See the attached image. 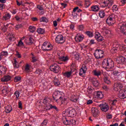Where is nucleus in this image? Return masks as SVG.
Listing matches in <instances>:
<instances>
[{
    "instance_id": "obj_57",
    "label": "nucleus",
    "mask_w": 126,
    "mask_h": 126,
    "mask_svg": "<svg viewBox=\"0 0 126 126\" xmlns=\"http://www.w3.org/2000/svg\"><path fill=\"white\" fill-rule=\"evenodd\" d=\"M1 55L3 57V56H7L8 55V53L7 51H2L1 53Z\"/></svg>"
},
{
    "instance_id": "obj_53",
    "label": "nucleus",
    "mask_w": 126,
    "mask_h": 126,
    "mask_svg": "<svg viewBox=\"0 0 126 126\" xmlns=\"http://www.w3.org/2000/svg\"><path fill=\"white\" fill-rule=\"evenodd\" d=\"M121 54L124 55V56H126V48H123L121 49Z\"/></svg>"
},
{
    "instance_id": "obj_43",
    "label": "nucleus",
    "mask_w": 126,
    "mask_h": 126,
    "mask_svg": "<svg viewBox=\"0 0 126 126\" xmlns=\"http://www.w3.org/2000/svg\"><path fill=\"white\" fill-rule=\"evenodd\" d=\"M18 47H24V43L22 41V39H20L17 44Z\"/></svg>"
},
{
    "instance_id": "obj_49",
    "label": "nucleus",
    "mask_w": 126,
    "mask_h": 126,
    "mask_svg": "<svg viewBox=\"0 0 126 126\" xmlns=\"http://www.w3.org/2000/svg\"><path fill=\"white\" fill-rule=\"evenodd\" d=\"M14 95L16 96L17 99H18V98H19V96L20 95V92L19 91H16L14 93Z\"/></svg>"
},
{
    "instance_id": "obj_13",
    "label": "nucleus",
    "mask_w": 126,
    "mask_h": 126,
    "mask_svg": "<svg viewBox=\"0 0 126 126\" xmlns=\"http://www.w3.org/2000/svg\"><path fill=\"white\" fill-rule=\"evenodd\" d=\"M91 82L92 83H93V85L94 86V87H98L100 84V83H99V81H98V80L95 78H92L91 79Z\"/></svg>"
},
{
    "instance_id": "obj_6",
    "label": "nucleus",
    "mask_w": 126,
    "mask_h": 126,
    "mask_svg": "<svg viewBox=\"0 0 126 126\" xmlns=\"http://www.w3.org/2000/svg\"><path fill=\"white\" fill-rule=\"evenodd\" d=\"M104 54V51L101 49H97L95 50L94 55L96 59H101L103 58V54Z\"/></svg>"
},
{
    "instance_id": "obj_45",
    "label": "nucleus",
    "mask_w": 126,
    "mask_h": 126,
    "mask_svg": "<svg viewBox=\"0 0 126 126\" xmlns=\"http://www.w3.org/2000/svg\"><path fill=\"white\" fill-rule=\"evenodd\" d=\"M118 9H119V7L116 5H114L113 6V7H112V11H113V12H115L116 11H118Z\"/></svg>"
},
{
    "instance_id": "obj_34",
    "label": "nucleus",
    "mask_w": 126,
    "mask_h": 126,
    "mask_svg": "<svg viewBox=\"0 0 126 126\" xmlns=\"http://www.w3.org/2000/svg\"><path fill=\"white\" fill-rule=\"evenodd\" d=\"M29 30L30 32H31L32 33H34V32H35V31L36 30V28L34 26H30L29 28Z\"/></svg>"
},
{
    "instance_id": "obj_46",
    "label": "nucleus",
    "mask_w": 126,
    "mask_h": 126,
    "mask_svg": "<svg viewBox=\"0 0 126 126\" xmlns=\"http://www.w3.org/2000/svg\"><path fill=\"white\" fill-rule=\"evenodd\" d=\"M91 2H90V1L89 0H86L85 1V4L86 6V7H89V6H90V5H91Z\"/></svg>"
},
{
    "instance_id": "obj_39",
    "label": "nucleus",
    "mask_w": 126,
    "mask_h": 126,
    "mask_svg": "<svg viewBox=\"0 0 126 126\" xmlns=\"http://www.w3.org/2000/svg\"><path fill=\"white\" fill-rule=\"evenodd\" d=\"M25 70L26 72H30V65L29 64H27L25 67Z\"/></svg>"
},
{
    "instance_id": "obj_14",
    "label": "nucleus",
    "mask_w": 126,
    "mask_h": 126,
    "mask_svg": "<svg viewBox=\"0 0 126 126\" xmlns=\"http://www.w3.org/2000/svg\"><path fill=\"white\" fill-rule=\"evenodd\" d=\"M101 32L103 35H109L111 33V31L106 28V27H103L102 28L101 30Z\"/></svg>"
},
{
    "instance_id": "obj_51",
    "label": "nucleus",
    "mask_w": 126,
    "mask_h": 126,
    "mask_svg": "<svg viewBox=\"0 0 126 126\" xmlns=\"http://www.w3.org/2000/svg\"><path fill=\"white\" fill-rule=\"evenodd\" d=\"M117 52H118V49L116 48H112L111 50H110V53H111V54H115Z\"/></svg>"
},
{
    "instance_id": "obj_47",
    "label": "nucleus",
    "mask_w": 126,
    "mask_h": 126,
    "mask_svg": "<svg viewBox=\"0 0 126 126\" xmlns=\"http://www.w3.org/2000/svg\"><path fill=\"white\" fill-rule=\"evenodd\" d=\"M77 29L79 31H83V29H84V26L83 25H78L77 26Z\"/></svg>"
},
{
    "instance_id": "obj_29",
    "label": "nucleus",
    "mask_w": 126,
    "mask_h": 126,
    "mask_svg": "<svg viewBox=\"0 0 126 126\" xmlns=\"http://www.w3.org/2000/svg\"><path fill=\"white\" fill-rule=\"evenodd\" d=\"M96 97L99 98V99H102L104 97V95L103 94V93L102 92H96Z\"/></svg>"
},
{
    "instance_id": "obj_17",
    "label": "nucleus",
    "mask_w": 126,
    "mask_h": 126,
    "mask_svg": "<svg viewBox=\"0 0 126 126\" xmlns=\"http://www.w3.org/2000/svg\"><path fill=\"white\" fill-rule=\"evenodd\" d=\"M92 113L93 116L94 117V118H96V117H97L98 114H99V110H98L97 108H92Z\"/></svg>"
},
{
    "instance_id": "obj_44",
    "label": "nucleus",
    "mask_w": 126,
    "mask_h": 126,
    "mask_svg": "<svg viewBox=\"0 0 126 126\" xmlns=\"http://www.w3.org/2000/svg\"><path fill=\"white\" fill-rule=\"evenodd\" d=\"M40 22H46L47 23V22H48V19H47V18H46L45 17H42L40 19Z\"/></svg>"
},
{
    "instance_id": "obj_50",
    "label": "nucleus",
    "mask_w": 126,
    "mask_h": 126,
    "mask_svg": "<svg viewBox=\"0 0 126 126\" xmlns=\"http://www.w3.org/2000/svg\"><path fill=\"white\" fill-rule=\"evenodd\" d=\"M113 74L115 76H120L121 75V73H120L118 70H115L113 71Z\"/></svg>"
},
{
    "instance_id": "obj_5",
    "label": "nucleus",
    "mask_w": 126,
    "mask_h": 126,
    "mask_svg": "<svg viewBox=\"0 0 126 126\" xmlns=\"http://www.w3.org/2000/svg\"><path fill=\"white\" fill-rule=\"evenodd\" d=\"M66 115H68L70 117H74L75 116L76 112L75 110L72 107H69L65 111Z\"/></svg>"
},
{
    "instance_id": "obj_38",
    "label": "nucleus",
    "mask_w": 126,
    "mask_h": 126,
    "mask_svg": "<svg viewBox=\"0 0 126 126\" xmlns=\"http://www.w3.org/2000/svg\"><path fill=\"white\" fill-rule=\"evenodd\" d=\"M37 32L38 34H44L45 33V30L44 29L39 28L37 29Z\"/></svg>"
},
{
    "instance_id": "obj_8",
    "label": "nucleus",
    "mask_w": 126,
    "mask_h": 126,
    "mask_svg": "<svg viewBox=\"0 0 126 126\" xmlns=\"http://www.w3.org/2000/svg\"><path fill=\"white\" fill-rule=\"evenodd\" d=\"M119 30L120 31L123 33V34H125V35H126V23H120L119 24Z\"/></svg>"
},
{
    "instance_id": "obj_41",
    "label": "nucleus",
    "mask_w": 126,
    "mask_h": 126,
    "mask_svg": "<svg viewBox=\"0 0 126 126\" xmlns=\"http://www.w3.org/2000/svg\"><path fill=\"white\" fill-rule=\"evenodd\" d=\"M42 72H43V70L39 68H37L36 69V71L34 72V73H35V74H38V75H40L41 73H42Z\"/></svg>"
},
{
    "instance_id": "obj_32",
    "label": "nucleus",
    "mask_w": 126,
    "mask_h": 126,
    "mask_svg": "<svg viewBox=\"0 0 126 126\" xmlns=\"http://www.w3.org/2000/svg\"><path fill=\"white\" fill-rule=\"evenodd\" d=\"M59 58L61 61H63V62H67L68 61L67 57H65L63 56L59 55Z\"/></svg>"
},
{
    "instance_id": "obj_25",
    "label": "nucleus",
    "mask_w": 126,
    "mask_h": 126,
    "mask_svg": "<svg viewBox=\"0 0 126 126\" xmlns=\"http://www.w3.org/2000/svg\"><path fill=\"white\" fill-rule=\"evenodd\" d=\"M126 63V58L123 56H120L119 58V63Z\"/></svg>"
},
{
    "instance_id": "obj_30",
    "label": "nucleus",
    "mask_w": 126,
    "mask_h": 126,
    "mask_svg": "<svg viewBox=\"0 0 126 126\" xmlns=\"http://www.w3.org/2000/svg\"><path fill=\"white\" fill-rule=\"evenodd\" d=\"M72 55H73L74 57V59L76 61H78V60H79V59L80 58V56H79V53L77 52H73Z\"/></svg>"
},
{
    "instance_id": "obj_54",
    "label": "nucleus",
    "mask_w": 126,
    "mask_h": 126,
    "mask_svg": "<svg viewBox=\"0 0 126 126\" xmlns=\"http://www.w3.org/2000/svg\"><path fill=\"white\" fill-rule=\"evenodd\" d=\"M86 35H87V36L91 37H93V32H86Z\"/></svg>"
},
{
    "instance_id": "obj_33",
    "label": "nucleus",
    "mask_w": 126,
    "mask_h": 126,
    "mask_svg": "<svg viewBox=\"0 0 126 126\" xmlns=\"http://www.w3.org/2000/svg\"><path fill=\"white\" fill-rule=\"evenodd\" d=\"M10 17H11V16L9 13L6 14L3 17V20H8V19H10Z\"/></svg>"
},
{
    "instance_id": "obj_61",
    "label": "nucleus",
    "mask_w": 126,
    "mask_h": 126,
    "mask_svg": "<svg viewBox=\"0 0 126 126\" xmlns=\"http://www.w3.org/2000/svg\"><path fill=\"white\" fill-rule=\"evenodd\" d=\"M114 48H126L125 45H117L116 47H114Z\"/></svg>"
},
{
    "instance_id": "obj_2",
    "label": "nucleus",
    "mask_w": 126,
    "mask_h": 126,
    "mask_svg": "<svg viewBox=\"0 0 126 126\" xmlns=\"http://www.w3.org/2000/svg\"><path fill=\"white\" fill-rule=\"evenodd\" d=\"M50 69L51 71H53L54 73H59L60 72V70H61V67L58 64L53 63L51 65H50Z\"/></svg>"
},
{
    "instance_id": "obj_24",
    "label": "nucleus",
    "mask_w": 126,
    "mask_h": 126,
    "mask_svg": "<svg viewBox=\"0 0 126 126\" xmlns=\"http://www.w3.org/2000/svg\"><path fill=\"white\" fill-rule=\"evenodd\" d=\"M71 74H72V71H66L63 73V75L67 78H69L71 76Z\"/></svg>"
},
{
    "instance_id": "obj_27",
    "label": "nucleus",
    "mask_w": 126,
    "mask_h": 126,
    "mask_svg": "<svg viewBox=\"0 0 126 126\" xmlns=\"http://www.w3.org/2000/svg\"><path fill=\"white\" fill-rule=\"evenodd\" d=\"M50 102H51V99L49 97H45L43 99V103L45 105H47V104H50Z\"/></svg>"
},
{
    "instance_id": "obj_56",
    "label": "nucleus",
    "mask_w": 126,
    "mask_h": 126,
    "mask_svg": "<svg viewBox=\"0 0 126 126\" xmlns=\"http://www.w3.org/2000/svg\"><path fill=\"white\" fill-rule=\"evenodd\" d=\"M32 63H35L36 62H37V60H38V58H37V57H35L34 55H32Z\"/></svg>"
},
{
    "instance_id": "obj_9",
    "label": "nucleus",
    "mask_w": 126,
    "mask_h": 126,
    "mask_svg": "<svg viewBox=\"0 0 126 126\" xmlns=\"http://www.w3.org/2000/svg\"><path fill=\"white\" fill-rule=\"evenodd\" d=\"M99 106L100 107L101 111L103 112H108V111H109V105L106 103L100 104Z\"/></svg>"
},
{
    "instance_id": "obj_21",
    "label": "nucleus",
    "mask_w": 126,
    "mask_h": 126,
    "mask_svg": "<svg viewBox=\"0 0 126 126\" xmlns=\"http://www.w3.org/2000/svg\"><path fill=\"white\" fill-rule=\"evenodd\" d=\"M6 72V67L4 66H0V75L1 74H5V72Z\"/></svg>"
},
{
    "instance_id": "obj_12",
    "label": "nucleus",
    "mask_w": 126,
    "mask_h": 126,
    "mask_svg": "<svg viewBox=\"0 0 126 126\" xmlns=\"http://www.w3.org/2000/svg\"><path fill=\"white\" fill-rule=\"evenodd\" d=\"M83 39H84V35L80 33H78L75 37L76 42H81Z\"/></svg>"
},
{
    "instance_id": "obj_37",
    "label": "nucleus",
    "mask_w": 126,
    "mask_h": 126,
    "mask_svg": "<svg viewBox=\"0 0 126 126\" xmlns=\"http://www.w3.org/2000/svg\"><path fill=\"white\" fill-rule=\"evenodd\" d=\"M12 111V108L11 106H7L5 107V112L7 113H10Z\"/></svg>"
},
{
    "instance_id": "obj_7",
    "label": "nucleus",
    "mask_w": 126,
    "mask_h": 126,
    "mask_svg": "<svg viewBox=\"0 0 126 126\" xmlns=\"http://www.w3.org/2000/svg\"><path fill=\"white\" fill-rule=\"evenodd\" d=\"M55 41L57 44H63L64 43V39L62 34H59L55 38Z\"/></svg>"
},
{
    "instance_id": "obj_18",
    "label": "nucleus",
    "mask_w": 126,
    "mask_h": 126,
    "mask_svg": "<svg viewBox=\"0 0 126 126\" xmlns=\"http://www.w3.org/2000/svg\"><path fill=\"white\" fill-rule=\"evenodd\" d=\"M10 79H11V77L10 76H4L3 77L1 78V81L2 82H7V81H9Z\"/></svg>"
},
{
    "instance_id": "obj_52",
    "label": "nucleus",
    "mask_w": 126,
    "mask_h": 126,
    "mask_svg": "<svg viewBox=\"0 0 126 126\" xmlns=\"http://www.w3.org/2000/svg\"><path fill=\"white\" fill-rule=\"evenodd\" d=\"M57 94H59V97H63L64 96V94L63 93V92L62 91H57Z\"/></svg>"
},
{
    "instance_id": "obj_35",
    "label": "nucleus",
    "mask_w": 126,
    "mask_h": 126,
    "mask_svg": "<svg viewBox=\"0 0 126 126\" xmlns=\"http://www.w3.org/2000/svg\"><path fill=\"white\" fill-rule=\"evenodd\" d=\"M70 101L72 102H74V103H76L77 102V97L75 95H72L70 99Z\"/></svg>"
},
{
    "instance_id": "obj_23",
    "label": "nucleus",
    "mask_w": 126,
    "mask_h": 126,
    "mask_svg": "<svg viewBox=\"0 0 126 126\" xmlns=\"http://www.w3.org/2000/svg\"><path fill=\"white\" fill-rule=\"evenodd\" d=\"M91 9L92 11H94V12H96L97 11H99V10L100 9V8H99L98 5H93L91 7Z\"/></svg>"
},
{
    "instance_id": "obj_55",
    "label": "nucleus",
    "mask_w": 126,
    "mask_h": 126,
    "mask_svg": "<svg viewBox=\"0 0 126 126\" xmlns=\"http://www.w3.org/2000/svg\"><path fill=\"white\" fill-rule=\"evenodd\" d=\"M48 124V120H44L40 125V126H47Z\"/></svg>"
},
{
    "instance_id": "obj_62",
    "label": "nucleus",
    "mask_w": 126,
    "mask_h": 126,
    "mask_svg": "<svg viewBox=\"0 0 126 126\" xmlns=\"http://www.w3.org/2000/svg\"><path fill=\"white\" fill-rule=\"evenodd\" d=\"M106 118L108 120H111L113 118V115L112 114H108L106 115Z\"/></svg>"
},
{
    "instance_id": "obj_22",
    "label": "nucleus",
    "mask_w": 126,
    "mask_h": 126,
    "mask_svg": "<svg viewBox=\"0 0 126 126\" xmlns=\"http://www.w3.org/2000/svg\"><path fill=\"white\" fill-rule=\"evenodd\" d=\"M52 47H53V45L50 42L46 41L43 43L41 48H52Z\"/></svg>"
},
{
    "instance_id": "obj_1",
    "label": "nucleus",
    "mask_w": 126,
    "mask_h": 126,
    "mask_svg": "<svg viewBox=\"0 0 126 126\" xmlns=\"http://www.w3.org/2000/svg\"><path fill=\"white\" fill-rule=\"evenodd\" d=\"M111 62H112L111 59H104L102 61V67L103 68L111 69V68L114 67V65H112V64H111Z\"/></svg>"
},
{
    "instance_id": "obj_48",
    "label": "nucleus",
    "mask_w": 126,
    "mask_h": 126,
    "mask_svg": "<svg viewBox=\"0 0 126 126\" xmlns=\"http://www.w3.org/2000/svg\"><path fill=\"white\" fill-rule=\"evenodd\" d=\"M21 80V77L19 76H16L14 78V82H18Z\"/></svg>"
},
{
    "instance_id": "obj_36",
    "label": "nucleus",
    "mask_w": 126,
    "mask_h": 126,
    "mask_svg": "<svg viewBox=\"0 0 126 126\" xmlns=\"http://www.w3.org/2000/svg\"><path fill=\"white\" fill-rule=\"evenodd\" d=\"M50 108L48 109L49 111L51 110V109H55L56 110V112H59V109H58V107L55 105H52V104H50L49 105Z\"/></svg>"
},
{
    "instance_id": "obj_15",
    "label": "nucleus",
    "mask_w": 126,
    "mask_h": 126,
    "mask_svg": "<svg viewBox=\"0 0 126 126\" xmlns=\"http://www.w3.org/2000/svg\"><path fill=\"white\" fill-rule=\"evenodd\" d=\"M94 38L98 42H101V41H103V40H104V38H103V36H101L99 32H96L95 33Z\"/></svg>"
},
{
    "instance_id": "obj_28",
    "label": "nucleus",
    "mask_w": 126,
    "mask_h": 126,
    "mask_svg": "<svg viewBox=\"0 0 126 126\" xmlns=\"http://www.w3.org/2000/svg\"><path fill=\"white\" fill-rule=\"evenodd\" d=\"M123 84L121 83H118L116 84V87H115L114 89L116 90V91H119V89H121V90H122V88H123Z\"/></svg>"
},
{
    "instance_id": "obj_3",
    "label": "nucleus",
    "mask_w": 126,
    "mask_h": 126,
    "mask_svg": "<svg viewBox=\"0 0 126 126\" xmlns=\"http://www.w3.org/2000/svg\"><path fill=\"white\" fill-rule=\"evenodd\" d=\"M102 74L103 76V81L106 84H111V80H110V76L109 74L106 72H102Z\"/></svg>"
},
{
    "instance_id": "obj_31",
    "label": "nucleus",
    "mask_w": 126,
    "mask_h": 126,
    "mask_svg": "<svg viewBox=\"0 0 126 126\" xmlns=\"http://www.w3.org/2000/svg\"><path fill=\"white\" fill-rule=\"evenodd\" d=\"M98 15L100 18H103L105 17V11H104L103 10H101L100 11H99Z\"/></svg>"
},
{
    "instance_id": "obj_26",
    "label": "nucleus",
    "mask_w": 126,
    "mask_h": 126,
    "mask_svg": "<svg viewBox=\"0 0 126 126\" xmlns=\"http://www.w3.org/2000/svg\"><path fill=\"white\" fill-rule=\"evenodd\" d=\"M53 82L55 86H60V85H61V82H60V80H59V79L57 78V77H54Z\"/></svg>"
},
{
    "instance_id": "obj_11",
    "label": "nucleus",
    "mask_w": 126,
    "mask_h": 126,
    "mask_svg": "<svg viewBox=\"0 0 126 126\" xmlns=\"http://www.w3.org/2000/svg\"><path fill=\"white\" fill-rule=\"evenodd\" d=\"M118 96L120 99H126V91L120 90L119 91V94Z\"/></svg>"
},
{
    "instance_id": "obj_16",
    "label": "nucleus",
    "mask_w": 126,
    "mask_h": 126,
    "mask_svg": "<svg viewBox=\"0 0 126 126\" xmlns=\"http://www.w3.org/2000/svg\"><path fill=\"white\" fill-rule=\"evenodd\" d=\"M100 70L99 69H94L93 71V73L94 76H97V77H99L102 74V73Z\"/></svg>"
},
{
    "instance_id": "obj_59",
    "label": "nucleus",
    "mask_w": 126,
    "mask_h": 126,
    "mask_svg": "<svg viewBox=\"0 0 126 126\" xmlns=\"http://www.w3.org/2000/svg\"><path fill=\"white\" fill-rule=\"evenodd\" d=\"M37 8H38L39 10H43L44 8H43V5H37Z\"/></svg>"
},
{
    "instance_id": "obj_42",
    "label": "nucleus",
    "mask_w": 126,
    "mask_h": 126,
    "mask_svg": "<svg viewBox=\"0 0 126 126\" xmlns=\"http://www.w3.org/2000/svg\"><path fill=\"white\" fill-rule=\"evenodd\" d=\"M14 63H13V66L14 67H15L16 68H18L19 67V65H18V62H17V61L16 60L14 59Z\"/></svg>"
},
{
    "instance_id": "obj_10",
    "label": "nucleus",
    "mask_w": 126,
    "mask_h": 126,
    "mask_svg": "<svg viewBox=\"0 0 126 126\" xmlns=\"http://www.w3.org/2000/svg\"><path fill=\"white\" fill-rule=\"evenodd\" d=\"M113 0H104L102 3V6L103 7H106V6H108V5L111 6V5H113Z\"/></svg>"
},
{
    "instance_id": "obj_40",
    "label": "nucleus",
    "mask_w": 126,
    "mask_h": 126,
    "mask_svg": "<svg viewBox=\"0 0 126 126\" xmlns=\"http://www.w3.org/2000/svg\"><path fill=\"white\" fill-rule=\"evenodd\" d=\"M85 72H86V71H84L83 69H81L80 70L79 75H80V76H84L85 75Z\"/></svg>"
},
{
    "instance_id": "obj_60",
    "label": "nucleus",
    "mask_w": 126,
    "mask_h": 126,
    "mask_svg": "<svg viewBox=\"0 0 126 126\" xmlns=\"http://www.w3.org/2000/svg\"><path fill=\"white\" fill-rule=\"evenodd\" d=\"M93 89L91 87H88V92H89V93H92L93 92Z\"/></svg>"
},
{
    "instance_id": "obj_64",
    "label": "nucleus",
    "mask_w": 126,
    "mask_h": 126,
    "mask_svg": "<svg viewBox=\"0 0 126 126\" xmlns=\"http://www.w3.org/2000/svg\"><path fill=\"white\" fill-rule=\"evenodd\" d=\"M18 107H19V109H22V102H21V101L19 102Z\"/></svg>"
},
{
    "instance_id": "obj_20",
    "label": "nucleus",
    "mask_w": 126,
    "mask_h": 126,
    "mask_svg": "<svg viewBox=\"0 0 126 126\" xmlns=\"http://www.w3.org/2000/svg\"><path fill=\"white\" fill-rule=\"evenodd\" d=\"M7 39H8V42L14 41V35L12 33H9L7 36Z\"/></svg>"
},
{
    "instance_id": "obj_63",
    "label": "nucleus",
    "mask_w": 126,
    "mask_h": 126,
    "mask_svg": "<svg viewBox=\"0 0 126 126\" xmlns=\"http://www.w3.org/2000/svg\"><path fill=\"white\" fill-rule=\"evenodd\" d=\"M74 27H75L74 25L73 24L70 25V29L72 31H73V30H74Z\"/></svg>"
},
{
    "instance_id": "obj_19",
    "label": "nucleus",
    "mask_w": 126,
    "mask_h": 126,
    "mask_svg": "<svg viewBox=\"0 0 126 126\" xmlns=\"http://www.w3.org/2000/svg\"><path fill=\"white\" fill-rule=\"evenodd\" d=\"M60 100H61V104L62 105H67L68 103V101H67V100L66 98H64L63 96H60L59 97Z\"/></svg>"
},
{
    "instance_id": "obj_58",
    "label": "nucleus",
    "mask_w": 126,
    "mask_h": 126,
    "mask_svg": "<svg viewBox=\"0 0 126 126\" xmlns=\"http://www.w3.org/2000/svg\"><path fill=\"white\" fill-rule=\"evenodd\" d=\"M29 41L31 44H33V43H34V39L33 38V36H31L30 37Z\"/></svg>"
},
{
    "instance_id": "obj_4",
    "label": "nucleus",
    "mask_w": 126,
    "mask_h": 126,
    "mask_svg": "<svg viewBox=\"0 0 126 126\" xmlns=\"http://www.w3.org/2000/svg\"><path fill=\"white\" fill-rule=\"evenodd\" d=\"M116 18H117V16L114 14L111 15L106 20V23L109 26L113 25Z\"/></svg>"
}]
</instances>
